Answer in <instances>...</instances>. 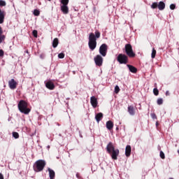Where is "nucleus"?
Listing matches in <instances>:
<instances>
[{"instance_id": "f257e3e1", "label": "nucleus", "mask_w": 179, "mask_h": 179, "mask_svg": "<svg viewBox=\"0 0 179 179\" xmlns=\"http://www.w3.org/2000/svg\"><path fill=\"white\" fill-rule=\"evenodd\" d=\"M100 36H101V34L99 31H95V35L92 32L90 34L88 45L92 51L97 47V38H100Z\"/></svg>"}, {"instance_id": "f03ea898", "label": "nucleus", "mask_w": 179, "mask_h": 179, "mask_svg": "<svg viewBox=\"0 0 179 179\" xmlns=\"http://www.w3.org/2000/svg\"><path fill=\"white\" fill-rule=\"evenodd\" d=\"M107 152L110 155L113 160H117L118 155H120V150L115 149L114 144L112 142H109L106 146Z\"/></svg>"}, {"instance_id": "7ed1b4c3", "label": "nucleus", "mask_w": 179, "mask_h": 179, "mask_svg": "<svg viewBox=\"0 0 179 179\" xmlns=\"http://www.w3.org/2000/svg\"><path fill=\"white\" fill-rule=\"evenodd\" d=\"M47 165V162L45 160L43 159H39L37 160L33 166L34 171L36 173H40L44 170V168Z\"/></svg>"}, {"instance_id": "20e7f679", "label": "nucleus", "mask_w": 179, "mask_h": 179, "mask_svg": "<svg viewBox=\"0 0 179 179\" xmlns=\"http://www.w3.org/2000/svg\"><path fill=\"white\" fill-rule=\"evenodd\" d=\"M28 106L29 104L24 100H21L18 103V109L22 114L27 115L29 113H30L31 110L28 108Z\"/></svg>"}, {"instance_id": "39448f33", "label": "nucleus", "mask_w": 179, "mask_h": 179, "mask_svg": "<svg viewBox=\"0 0 179 179\" xmlns=\"http://www.w3.org/2000/svg\"><path fill=\"white\" fill-rule=\"evenodd\" d=\"M124 51L129 58H135L136 55L134 52V50L132 49V45L129 43H127L124 46Z\"/></svg>"}, {"instance_id": "423d86ee", "label": "nucleus", "mask_w": 179, "mask_h": 179, "mask_svg": "<svg viewBox=\"0 0 179 179\" xmlns=\"http://www.w3.org/2000/svg\"><path fill=\"white\" fill-rule=\"evenodd\" d=\"M127 55L120 53L117 57V61L119 64L127 65L129 62V59Z\"/></svg>"}, {"instance_id": "0eeeda50", "label": "nucleus", "mask_w": 179, "mask_h": 179, "mask_svg": "<svg viewBox=\"0 0 179 179\" xmlns=\"http://www.w3.org/2000/svg\"><path fill=\"white\" fill-rule=\"evenodd\" d=\"M107 51H108V45H107V44L103 43L99 47V54H101L102 57L107 55Z\"/></svg>"}, {"instance_id": "6e6552de", "label": "nucleus", "mask_w": 179, "mask_h": 179, "mask_svg": "<svg viewBox=\"0 0 179 179\" xmlns=\"http://www.w3.org/2000/svg\"><path fill=\"white\" fill-rule=\"evenodd\" d=\"M94 61L96 66H101L103 65V57L100 55H97L94 58Z\"/></svg>"}, {"instance_id": "1a4fd4ad", "label": "nucleus", "mask_w": 179, "mask_h": 179, "mask_svg": "<svg viewBox=\"0 0 179 179\" xmlns=\"http://www.w3.org/2000/svg\"><path fill=\"white\" fill-rule=\"evenodd\" d=\"M8 86L11 90H15L17 87V82L15 79L12 78L8 81Z\"/></svg>"}, {"instance_id": "9d476101", "label": "nucleus", "mask_w": 179, "mask_h": 179, "mask_svg": "<svg viewBox=\"0 0 179 179\" xmlns=\"http://www.w3.org/2000/svg\"><path fill=\"white\" fill-rule=\"evenodd\" d=\"M90 103L91 106H92L94 108H96V107H97V104H99V102L97 101V98L94 96H91Z\"/></svg>"}, {"instance_id": "9b49d317", "label": "nucleus", "mask_w": 179, "mask_h": 179, "mask_svg": "<svg viewBox=\"0 0 179 179\" xmlns=\"http://www.w3.org/2000/svg\"><path fill=\"white\" fill-rule=\"evenodd\" d=\"M45 86L47 89H49V90H54V89H55V85H54V83L51 81H48L45 83Z\"/></svg>"}, {"instance_id": "f8f14e48", "label": "nucleus", "mask_w": 179, "mask_h": 179, "mask_svg": "<svg viewBox=\"0 0 179 179\" xmlns=\"http://www.w3.org/2000/svg\"><path fill=\"white\" fill-rule=\"evenodd\" d=\"M61 10L64 15H68L69 13V8H68V6H61Z\"/></svg>"}, {"instance_id": "ddd939ff", "label": "nucleus", "mask_w": 179, "mask_h": 179, "mask_svg": "<svg viewBox=\"0 0 179 179\" xmlns=\"http://www.w3.org/2000/svg\"><path fill=\"white\" fill-rule=\"evenodd\" d=\"M131 152H132L131 145H127L125 149V155L127 157H129L131 156Z\"/></svg>"}, {"instance_id": "4468645a", "label": "nucleus", "mask_w": 179, "mask_h": 179, "mask_svg": "<svg viewBox=\"0 0 179 179\" xmlns=\"http://www.w3.org/2000/svg\"><path fill=\"white\" fill-rule=\"evenodd\" d=\"M127 66L129 68V70L131 73H136L138 72V69H136L135 66L131 65V64H127Z\"/></svg>"}, {"instance_id": "2eb2a0df", "label": "nucleus", "mask_w": 179, "mask_h": 179, "mask_svg": "<svg viewBox=\"0 0 179 179\" xmlns=\"http://www.w3.org/2000/svg\"><path fill=\"white\" fill-rule=\"evenodd\" d=\"M106 128L109 131H111V129L114 128V123L113 122V121L108 120V122H106Z\"/></svg>"}, {"instance_id": "dca6fc26", "label": "nucleus", "mask_w": 179, "mask_h": 179, "mask_svg": "<svg viewBox=\"0 0 179 179\" xmlns=\"http://www.w3.org/2000/svg\"><path fill=\"white\" fill-rule=\"evenodd\" d=\"M48 171L49 172L50 179L55 178V171H54V170L51 169L50 168H48Z\"/></svg>"}, {"instance_id": "f3484780", "label": "nucleus", "mask_w": 179, "mask_h": 179, "mask_svg": "<svg viewBox=\"0 0 179 179\" xmlns=\"http://www.w3.org/2000/svg\"><path fill=\"white\" fill-rule=\"evenodd\" d=\"M95 120L96 122H100L101 120H103V113H99L95 115Z\"/></svg>"}, {"instance_id": "a211bd4d", "label": "nucleus", "mask_w": 179, "mask_h": 179, "mask_svg": "<svg viewBox=\"0 0 179 179\" xmlns=\"http://www.w3.org/2000/svg\"><path fill=\"white\" fill-rule=\"evenodd\" d=\"M128 113L130 115H134L135 114V108H134V106H128Z\"/></svg>"}, {"instance_id": "6ab92c4d", "label": "nucleus", "mask_w": 179, "mask_h": 179, "mask_svg": "<svg viewBox=\"0 0 179 179\" xmlns=\"http://www.w3.org/2000/svg\"><path fill=\"white\" fill-rule=\"evenodd\" d=\"M166 8V3L163 1H159L158 4V9L159 10H164V8Z\"/></svg>"}, {"instance_id": "aec40b11", "label": "nucleus", "mask_w": 179, "mask_h": 179, "mask_svg": "<svg viewBox=\"0 0 179 179\" xmlns=\"http://www.w3.org/2000/svg\"><path fill=\"white\" fill-rule=\"evenodd\" d=\"M6 15V13L4 11V13H1L0 14V24H2L5 20V16Z\"/></svg>"}, {"instance_id": "412c9836", "label": "nucleus", "mask_w": 179, "mask_h": 179, "mask_svg": "<svg viewBox=\"0 0 179 179\" xmlns=\"http://www.w3.org/2000/svg\"><path fill=\"white\" fill-rule=\"evenodd\" d=\"M58 44H59V41L58 40V38H55L52 41L53 48H57V47H58Z\"/></svg>"}, {"instance_id": "4be33fe9", "label": "nucleus", "mask_w": 179, "mask_h": 179, "mask_svg": "<svg viewBox=\"0 0 179 179\" xmlns=\"http://www.w3.org/2000/svg\"><path fill=\"white\" fill-rule=\"evenodd\" d=\"M62 6H68L69 3V0H61Z\"/></svg>"}, {"instance_id": "5701e85b", "label": "nucleus", "mask_w": 179, "mask_h": 179, "mask_svg": "<svg viewBox=\"0 0 179 179\" xmlns=\"http://www.w3.org/2000/svg\"><path fill=\"white\" fill-rule=\"evenodd\" d=\"M158 6H159V3H157V2H154L151 5V8L152 9H157Z\"/></svg>"}, {"instance_id": "b1692460", "label": "nucleus", "mask_w": 179, "mask_h": 179, "mask_svg": "<svg viewBox=\"0 0 179 179\" xmlns=\"http://www.w3.org/2000/svg\"><path fill=\"white\" fill-rule=\"evenodd\" d=\"M5 38H6V36L3 34H0V44L2 43V41H5Z\"/></svg>"}, {"instance_id": "393cba45", "label": "nucleus", "mask_w": 179, "mask_h": 179, "mask_svg": "<svg viewBox=\"0 0 179 179\" xmlns=\"http://www.w3.org/2000/svg\"><path fill=\"white\" fill-rule=\"evenodd\" d=\"M13 138H15V139H19V133L16 132V131H13Z\"/></svg>"}, {"instance_id": "a878e982", "label": "nucleus", "mask_w": 179, "mask_h": 179, "mask_svg": "<svg viewBox=\"0 0 179 179\" xmlns=\"http://www.w3.org/2000/svg\"><path fill=\"white\" fill-rule=\"evenodd\" d=\"M157 103L158 106H162V104H163V99L162 98H159L157 100Z\"/></svg>"}, {"instance_id": "bb28decb", "label": "nucleus", "mask_w": 179, "mask_h": 179, "mask_svg": "<svg viewBox=\"0 0 179 179\" xmlns=\"http://www.w3.org/2000/svg\"><path fill=\"white\" fill-rule=\"evenodd\" d=\"M34 16H40V10L35 9L34 10Z\"/></svg>"}, {"instance_id": "cd10ccee", "label": "nucleus", "mask_w": 179, "mask_h": 179, "mask_svg": "<svg viewBox=\"0 0 179 179\" xmlns=\"http://www.w3.org/2000/svg\"><path fill=\"white\" fill-rule=\"evenodd\" d=\"M153 93L155 96H159V90H157V87L154 88Z\"/></svg>"}, {"instance_id": "c85d7f7f", "label": "nucleus", "mask_w": 179, "mask_h": 179, "mask_svg": "<svg viewBox=\"0 0 179 179\" xmlns=\"http://www.w3.org/2000/svg\"><path fill=\"white\" fill-rule=\"evenodd\" d=\"M151 57L152 58H155L156 57V50L155 48L152 49V54H151Z\"/></svg>"}, {"instance_id": "c756f323", "label": "nucleus", "mask_w": 179, "mask_h": 179, "mask_svg": "<svg viewBox=\"0 0 179 179\" xmlns=\"http://www.w3.org/2000/svg\"><path fill=\"white\" fill-rule=\"evenodd\" d=\"M120 87L118 85H116L115 87V93H116V94H118V93H120Z\"/></svg>"}, {"instance_id": "7c9ffc66", "label": "nucleus", "mask_w": 179, "mask_h": 179, "mask_svg": "<svg viewBox=\"0 0 179 179\" xmlns=\"http://www.w3.org/2000/svg\"><path fill=\"white\" fill-rule=\"evenodd\" d=\"M159 156H160L161 159H166V155H164V152H163V151H160Z\"/></svg>"}, {"instance_id": "2f4dec72", "label": "nucleus", "mask_w": 179, "mask_h": 179, "mask_svg": "<svg viewBox=\"0 0 179 179\" xmlns=\"http://www.w3.org/2000/svg\"><path fill=\"white\" fill-rule=\"evenodd\" d=\"M0 6H6V2L3 0H0Z\"/></svg>"}, {"instance_id": "473e14b6", "label": "nucleus", "mask_w": 179, "mask_h": 179, "mask_svg": "<svg viewBox=\"0 0 179 179\" xmlns=\"http://www.w3.org/2000/svg\"><path fill=\"white\" fill-rule=\"evenodd\" d=\"M32 34H33V36H34V37H35V38H37V37H38V32H37V30H34L33 31H32Z\"/></svg>"}, {"instance_id": "72a5a7b5", "label": "nucleus", "mask_w": 179, "mask_h": 179, "mask_svg": "<svg viewBox=\"0 0 179 179\" xmlns=\"http://www.w3.org/2000/svg\"><path fill=\"white\" fill-rule=\"evenodd\" d=\"M58 57L60 58V59H62L63 58H65V55L64 53H59Z\"/></svg>"}, {"instance_id": "f704fd0d", "label": "nucleus", "mask_w": 179, "mask_h": 179, "mask_svg": "<svg viewBox=\"0 0 179 179\" xmlns=\"http://www.w3.org/2000/svg\"><path fill=\"white\" fill-rule=\"evenodd\" d=\"M170 9H171V10H174V9H176V4H171Z\"/></svg>"}, {"instance_id": "c9c22d12", "label": "nucleus", "mask_w": 179, "mask_h": 179, "mask_svg": "<svg viewBox=\"0 0 179 179\" xmlns=\"http://www.w3.org/2000/svg\"><path fill=\"white\" fill-rule=\"evenodd\" d=\"M5 52H3V50H0V57H3Z\"/></svg>"}, {"instance_id": "e433bc0d", "label": "nucleus", "mask_w": 179, "mask_h": 179, "mask_svg": "<svg viewBox=\"0 0 179 179\" xmlns=\"http://www.w3.org/2000/svg\"><path fill=\"white\" fill-rule=\"evenodd\" d=\"M152 118H153V120H157V116H156V114L153 113L152 114Z\"/></svg>"}, {"instance_id": "4c0bfd02", "label": "nucleus", "mask_w": 179, "mask_h": 179, "mask_svg": "<svg viewBox=\"0 0 179 179\" xmlns=\"http://www.w3.org/2000/svg\"><path fill=\"white\" fill-rule=\"evenodd\" d=\"M3 34V30L2 29V27H0V35Z\"/></svg>"}, {"instance_id": "58836bf2", "label": "nucleus", "mask_w": 179, "mask_h": 179, "mask_svg": "<svg viewBox=\"0 0 179 179\" xmlns=\"http://www.w3.org/2000/svg\"><path fill=\"white\" fill-rule=\"evenodd\" d=\"M0 179H4L3 175L1 173H0Z\"/></svg>"}, {"instance_id": "ea45409f", "label": "nucleus", "mask_w": 179, "mask_h": 179, "mask_svg": "<svg viewBox=\"0 0 179 179\" xmlns=\"http://www.w3.org/2000/svg\"><path fill=\"white\" fill-rule=\"evenodd\" d=\"M166 96H170V92L169 91L166 92Z\"/></svg>"}, {"instance_id": "a19ab883", "label": "nucleus", "mask_w": 179, "mask_h": 179, "mask_svg": "<svg viewBox=\"0 0 179 179\" xmlns=\"http://www.w3.org/2000/svg\"><path fill=\"white\" fill-rule=\"evenodd\" d=\"M5 11H3V10H1V9H0V15H1V13H4Z\"/></svg>"}, {"instance_id": "79ce46f5", "label": "nucleus", "mask_w": 179, "mask_h": 179, "mask_svg": "<svg viewBox=\"0 0 179 179\" xmlns=\"http://www.w3.org/2000/svg\"><path fill=\"white\" fill-rule=\"evenodd\" d=\"M178 153L179 154V150H178Z\"/></svg>"}, {"instance_id": "37998d69", "label": "nucleus", "mask_w": 179, "mask_h": 179, "mask_svg": "<svg viewBox=\"0 0 179 179\" xmlns=\"http://www.w3.org/2000/svg\"><path fill=\"white\" fill-rule=\"evenodd\" d=\"M27 52H29V51H28V50H27Z\"/></svg>"}, {"instance_id": "c03bdc74", "label": "nucleus", "mask_w": 179, "mask_h": 179, "mask_svg": "<svg viewBox=\"0 0 179 179\" xmlns=\"http://www.w3.org/2000/svg\"><path fill=\"white\" fill-rule=\"evenodd\" d=\"M156 125H157V122L156 123Z\"/></svg>"}, {"instance_id": "a18cd8bd", "label": "nucleus", "mask_w": 179, "mask_h": 179, "mask_svg": "<svg viewBox=\"0 0 179 179\" xmlns=\"http://www.w3.org/2000/svg\"><path fill=\"white\" fill-rule=\"evenodd\" d=\"M156 85H157V84L155 83V86H156Z\"/></svg>"}]
</instances>
